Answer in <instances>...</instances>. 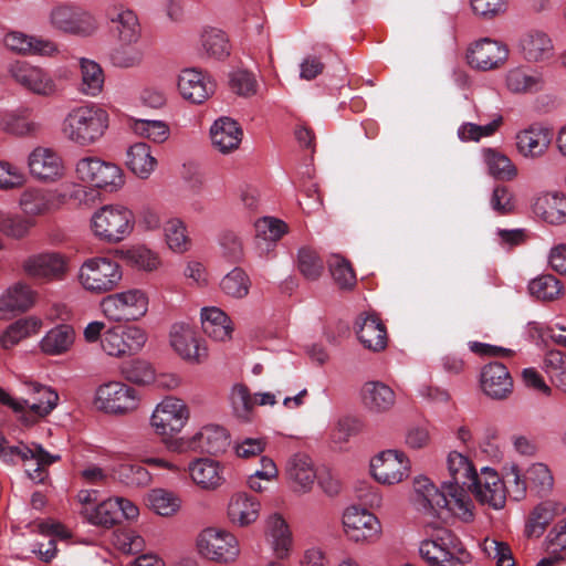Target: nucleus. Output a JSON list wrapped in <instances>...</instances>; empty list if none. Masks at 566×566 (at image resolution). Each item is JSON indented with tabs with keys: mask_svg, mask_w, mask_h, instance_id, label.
Here are the masks:
<instances>
[{
	"mask_svg": "<svg viewBox=\"0 0 566 566\" xmlns=\"http://www.w3.org/2000/svg\"><path fill=\"white\" fill-rule=\"evenodd\" d=\"M447 462L451 480L444 481L438 489L426 476L415 478L412 501L417 510L423 513L439 518L444 513H452L468 521L473 514L467 486L474 484L476 470L467 457L457 451L449 453Z\"/></svg>",
	"mask_w": 566,
	"mask_h": 566,
	"instance_id": "f257e3e1",
	"label": "nucleus"
},
{
	"mask_svg": "<svg viewBox=\"0 0 566 566\" xmlns=\"http://www.w3.org/2000/svg\"><path fill=\"white\" fill-rule=\"evenodd\" d=\"M111 116L99 104L83 103L67 111L61 123V134L80 147L99 142L109 128Z\"/></svg>",
	"mask_w": 566,
	"mask_h": 566,
	"instance_id": "f03ea898",
	"label": "nucleus"
},
{
	"mask_svg": "<svg viewBox=\"0 0 566 566\" xmlns=\"http://www.w3.org/2000/svg\"><path fill=\"white\" fill-rule=\"evenodd\" d=\"M427 515L437 518L428 522L427 527L437 531L432 538L424 539L420 545V555L430 566H464L469 558V553L464 549L461 542L449 530L440 526V518L429 513ZM444 515H447L444 513ZM443 514L441 520H443Z\"/></svg>",
	"mask_w": 566,
	"mask_h": 566,
	"instance_id": "7ed1b4c3",
	"label": "nucleus"
},
{
	"mask_svg": "<svg viewBox=\"0 0 566 566\" xmlns=\"http://www.w3.org/2000/svg\"><path fill=\"white\" fill-rule=\"evenodd\" d=\"M60 459V455L51 454L38 443L28 446L21 442L18 446H11L0 433V460L9 465L24 462L25 473L35 483H44L49 478L48 467Z\"/></svg>",
	"mask_w": 566,
	"mask_h": 566,
	"instance_id": "20e7f679",
	"label": "nucleus"
},
{
	"mask_svg": "<svg viewBox=\"0 0 566 566\" xmlns=\"http://www.w3.org/2000/svg\"><path fill=\"white\" fill-rule=\"evenodd\" d=\"M75 178L83 184H88L95 189L117 191L125 185L123 169L111 161L96 156H85L75 163Z\"/></svg>",
	"mask_w": 566,
	"mask_h": 566,
	"instance_id": "39448f33",
	"label": "nucleus"
},
{
	"mask_svg": "<svg viewBox=\"0 0 566 566\" xmlns=\"http://www.w3.org/2000/svg\"><path fill=\"white\" fill-rule=\"evenodd\" d=\"M50 27L59 32L88 38L97 33L99 23L94 13L76 6H54L48 15Z\"/></svg>",
	"mask_w": 566,
	"mask_h": 566,
	"instance_id": "423d86ee",
	"label": "nucleus"
},
{
	"mask_svg": "<svg viewBox=\"0 0 566 566\" xmlns=\"http://www.w3.org/2000/svg\"><path fill=\"white\" fill-rule=\"evenodd\" d=\"M510 49L501 40L483 36L471 41L465 49L464 60L469 67L479 72L502 69L509 61Z\"/></svg>",
	"mask_w": 566,
	"mask_h": 566,
	"instance_id": "0eeeda50",
	"label": "nucleus"
},
{
	"mask_svg": "<svg viewBox=\"0 0 566 566\" xmlns=\"http://www.w3.org/2000/svg\"><path fill=\"white\" fill-rule=\"evenodd\" d=\"M9 74L14 82L30 94L52 97L61 92L60 85L50 71L25 61H15L9 65Z\"/></svg>",
	"mask_w": 566,
	"mask_h": 566,
	"instance_id": "6e6552de",
	"label": "nucleus"
},
{
	"mask_svg": "<svg viewBox=\"0 0 566 566\" xmlns=\"http://www.w3.org/2000/svg\"><path fill=\"white\" fill-rule=\"evenodd\" d=\"M119 264L109 258H92L86 260L80 270V281L85 290L106 293L114 290L122 280Z\"/></svg>",
	"mask_w": 566,
	"mask_h": 566,
	"instance_id": "1a4fd4ad",
	"label": "nucleus"
},
{
	"mask_svg": "<svg viewBox=\"0 0 566 566\" xmlns=\"http://www.w3.org/2000/svg\"><path fill=\"white\" fill-rule=\"evenodd\" d=\"M199 553L217 563H230L240 554L238 538L230 532L217 527L203 530L198 537Z\"/></svg>",
	"mask_w": 566,
	"mask_h": 566,
	"instance_id": "9d476101",
	"label": "nucleus"
},
{
	"mask_svg": "<svg viewBox=\"0 0 566 566\" xmlns=\"http://www.w3.org/2000/svg\"><path fill=\"white\" fill-rule=\"evenodd\" d=\"M139 396L136 389L120 381L101 385L95 395L94 406L106 413L124 415L137 408Z\"/></svg>",
	"mask_w": 566,
	"mask_h": 566,
	"instance_id": "9b49d317",
	"label": "nucleus"
},
{
	"mask_svg": "<svg viewBox=\"0 0 566 566\" xmlns=\"http://www.w3.org/2000/svg\"><path fill=\"white\" fill-rule=\"evenodd\" d=\"M84 517L94 525L105 528L120 524L124 520H134L138 516V507L124 497H111L95 507H85L81 511Z\"/></svg>",
	"mask_w": 566,
	"mask_h": 566,
	"instance_id": "f8f14e48",
	"label": "nucleus"
},
{
	"mask_svg": "<svg viewBox=\"0 0 566 566\" xmlns=\"http://www.w3.org/2000/svg\"><path fill=\"white\" fill-rule=\"evenodd\" d=\"M553 136V130L548 126L541 123H532L516 130L514 134V148L524 159H541L548 153Z\"/></svg>",
	"mask_w": 566,
	"mask_h": 566,
	"instance_id": "ddd939ff",
	"label": "nucleus"
},
{
	"mask_svg": "<svg viewBox=\"0 0 566 566\" xmlns=\"http://www.w3.org/2000/svg\"><path fill=\"white\" fill-rule=\"evenodd\" d=\"M189 418V411L180 399L168 397L154 410L150 424L161 437H171L181 431Z\"/></svg>",
	"mask_w": 566,
	"mask_h": 566,
	"instance_id": "4468645a",
	"label": "nucleus"
},
{
	"mask_svg": "<svg viewBox=\"0 0 566 566\" xmlns=\"http://www.w3.org/2000/svg\"><path fill=\"white\" fill-rule=\"evenodd\" d=\"M103 350L114 357L139 352L146 343L145 332L137 326H114L102 336Z\"/></svg>",
	"mask_w": 566,
	"mask_h": 566,
	"instance_id": "2eb2a0df",
	"label": "nucleus"
},
{
	"mask_svg": "<svg viewBox=\"0 0 566 566\" xmlns=\"http://www.w3.org/2000/svg\"><path fill=\"white\" fill-rule=\"evenodd\" d=\"M177 90L185 101L199 105L214 94L216 83L206 72L188 67L178 74Z\"/></svg>",
	"mask_w": 566,
	"mask_h": 566,
	"instance_id": "dca6fc26",
	"label": "nucleus"
},
{
	"mask_svg": "<svg viewBox=\"0 0 566 566\" xmlns=\"http://www.w3.org/2000/svg\"><path fill=\"white\" fill-rule=\"evenodd\" d=\"M473 479L474 484H469L467 492L470 491L481 504H488L495 510L504 507L505 485L494 470L482 468Z\"/></svg>",
	"mask_w": 566,
	"mask_h": 566,
	"instance_id": "f3484780",
	"label": "nucleus"
},
{
	"mask_svg": "<svg viewBox=\"0 0 566 566\" xmlns=\"http://www.w3.org/2000/svg\"><path fill=\"white\" fill-rule=\"evenodd\" d=\"M343 525L348 539L356 543L374 541L380 534L378 518L358 506H352L345 511Z\"/></svg>",
	"mask_w": 566,
	"mask_h": 566,
	"instance_id": "a211bd4d",
	"label": "nucleus"
},
{
	"mask_svg": "<svg viewBox=\"0 0 566 566\" xmlns=\"http://www.w3.org/2000/svg\"><path fill=\"white\" fill-rule=\"evenodd\" d=\"M30 174L38 180L54 182L60 180L65 172V167L60 154L49 147H35L28 157Z\"/></svg>",
	"mask_w": 566,
	"mask_h": 566,
	"instance_id": "6ab92c4d",
	"label": "nucleus"
},
{
	"mask_svg": "<svg viewBox=\"0 0 566 566\" xmlns=\"http://www.w3.org/2000/svg\"><path fill=\"white\" fill-rule=\"evenodd\" d=\"M370 469L379 483L395 484L407 475L409 460L400 451L386 450L371 460Z\"/></svg>",
	"mask_w": 566,
	"mask_h": 566,
	"instance_id": "aec40b11",
	"label": "nucleus"
},
{
	"mask_svg": "<svg viewBox=\"0 0 566 566\" xmlns=\"http://www.w3.org/2000/svg\"><path fill=\"white\" fill-rule=\"evenodd\" d=\"M117 43H139L143 28L135 10L119 4L107 15Z\"/></svg>",
	"mask_w": 566,
	"mask_h": 566,
	"instance_id": "412c9836",
	"label": "nucleus"
},
{
	"mask_svg": "<svg viewBox=\"0 0 566 566\" xmlns=\"http://www.w3.org/2000/svg\"><path fill=\"white\" fill-rule=\"evenodd\" d=\"M2 44L18 55H52L57 49L54 42L27 34L22 31L10 30L4 33Z\"/></svg>",
	"mask_w": 566,
	"mask_h": 566,
	"instance_id": "4be33fe9",
	"label": "nucleus"
},
{
	"mask_svg": "<svg viewBox=\"0 0 566 566\" xmlns=\"http://www.w3.org/2000/svg\"><path fill=\"white\" fill-rule=\"evenodd\" d=\"M62 209L92 210L94 212H120L111 205L103 203L101 192L84 185H73L69 190L61 191Z\"/></svg>",
	"mask_w": 566,
	"mask_h": 566,
	"instance_id": "5701e85b",
	"label": "nucleus"
},
{
	"mask_svg": "<svg viewBox=\"0 0 566 566\" xmlns=\"http://www.w3.org/2000/svg\"><path fill=\"white\" fill-rule=\"evenodd\" d=\"M481 388L494 400L506 399L513 390V379L502 363H490L481 371Z\"/></svg>",
	"mask_w": 566,
	"mask_h": 566,
	"instance_id": "b1692460",
	"label": "nucleus"
},
{
	"mask_svg": "<svg viewBox=\"0 0 566 566\" xmlns=\"http://www.w3.org/2000/svg\"><path fill=\"white\" fill-rule=\"evenodd\" d=\"M523 59L530 63H543L555 55V46L552 38L544 31L531 30L518 42Z\"/></svg>",
	"mask_w": 566,
	"mask_h": 566,
	"instance_id": "393cba45",
	"label": "nucleus"
},
{
	"mask_svg": "<svg viewBox=\"0 0 566 566\" xmlns=\"http://www.w3.org/2000/svg\"><path fill=\"white\" fill-rule=\"evenodd\" d=\"M22 266L29 276L35 279H60L66 271L65 259L56 252L31 255Z\"/></svg>",
	"mask_w": 566,
	"mask_h": 566,
	"instance_id": "a878e982",
	"label": "nucleus"
},
{
	"mask_svg": "<svg viewBox=\"0 0 566 566\" xmlns=\"http://www.w3.org/2000/svg\"><path fill=\"white\" fill-rule=\"evenodd\" d=\"M242 137V128L230 117H220L210 127L211 144L217 151L223 155L237 150Z\"/></svg>",
	"mask_w": 566,
	"mask_h": 566,
	"instance_id": "bb28decb",
	"label": "nucleus"
},
{
	"mask_svg": "<svg viewBox=\"0 0 566 566\" xmlns=\"http://www.w3.org/2000/svg\"><path fill=\"white\" fill-rule=\"evenodd\" d=\"M356 334L360 343L373 352H379L387 346V331L375 314H360L356 319Z\"/></svg>",
	"mask_w": 566,
	"mask_h": 566,
	"instance_id": "cd10ccee",
	"label": "nucleus"
},
{
	"mask_svg": "<svg viewBox=\"0 0 566 566\" xmlns=\"http://www.w3.org/2000/svg\"><path fill=\"white\" fill-rule=\"evenodd\" d=\"M92 229L99 239L118 242L132 230L127 214H93Z\"/></svg>",
	"mask_w": 566,
	"mask_h": 566,
	"instance_id": "c85d7f7f",
	"label": "nucleus"
},
{
	"mask_svg": "<svg viewBox=\"0 0 566 566\" xmlns=\"http://www.w3.org/2000/svg\"><path fill=\"white\" fill-rule=\"evenodd\" d=\"M23 212H44L63 208V196L59 190L28 188L20 196Z\"/></svg>",
	"mask_w": 566,
	"mask_h": 566,
	"instance_id": "c756f323",
	"label": "nucleus"
},
{
	"mask_svg": "<svg viewBox=\"0 0 566 566\" xmlns=\"http://www.w3.org/2000/svg\"><path fill=\"white\" fill-rule=\"evenodd\" d=\"M77 91L87 97H97L104 91L105 73L99 63L87 57L78 60Z\"/></svg>",
	"mask_w": 566,
	"mask_h": 566,
	"instance_id": "7c9ffc66",
	"label": "nucleus"
},
{
	"mask_svg": "<svg viewBox=\"0 0 566 566\" xmlns=\"http://www.w3.org/2000/svg\"><path fill=\"white\" fill-rule=\"evenodd\" d=\"M566 507L563 503L547 500L536 505L530 513L525 525V534L527 537H539L551 522L558 515L563 514Z\"/></svg>",
	"mask_w": 566,
	"mask_h": 566,
	"instance_id": "2f4dec72",
	"label": "nucleus"
},
{
	"mask_svg": "<svg viewBox=\"0 0 566 566\" xmlns=\"http://www.w3.org/2000/svg\"><path fill=\"white\" fill-rule=\"evenodd\" d=\"M229 446L226 429L218 426L203 427L189 441L187 448L209 454L223 452Z\"/></svg>",
	"mask_w": 566,
	"mask_h": 566,
	"instance_id": "473e14b6",
	"label": "nucleus"
},
{
	"mask_svg": "<svg viewBox=\"0 0 566 566\" xmlns=\"http://www.w3.org/2000/svg\"><path fill=\"white\" fill-rule=\"evenodd\" d=\"M150 145L136 142L126 150V166L138 178L147 179L157 168Z\"/></svg>",
	"mask_w": 566,
	"mask_h": 566,
	"instance_id": "72a5a7b5",
	"label": "nucleus"
},
{
	"mask_svg": "<svg viewBox=\"0 0 566 566\" xmlns=\"http://www.w3.org/2000/svg\"><path fill=\"white\" fill-rule=\"evenodd\" d=\"M361 400L366 409L374 413H382L395 405L394 390L380 381H367L361 388Z\"/></svg>",
	"mask_w": 566,
	"mask_h": 566,
	"instance_id": "f704fd0d",
	"label": "nucleus"
},
{
	"mask_svg": "<svg viewBox=\"0 0 566 566\" xmlns=\"http://www.w3.org/2000/svg\"><path fill=\"white\" fill-rule=\"evenodd\" d=\"M170 344L185 359L200 361L205 355L201 353L196 332L189 325L175 324L170 331Z\"/></svg>",
	"mask_w": 566,
	"mask_h": 566,
	"instance_id": "c9c22d12",
	"label": "nucleus"
},
{
	"mask_svg": "<svg viewBox=\"0 0 566 566\" xmlns=\"http://www.w3.org/2000/svg\"><path fill=\"white\" fill-rule=\"evenodd\" d=\"M286 472L289 479L293 482L296 492L305 493L311 490L316 473L311 458L304 453H296L287 462Z\"/></svg>",
	"mask_w": 566,
	"mask_h": 566,
	"instance_id": "e433bc0d",
	"label": "nucleus"
},
{
	"mask_svg": "<svg viewBox=\"0 0 566 566\" xmlns=\"http://www.w3.org/2000/svg\"><path fill=\"white\" fill-rule=\"evenodd\" d=\"M188 471L192 481L206 490L217 489L224 480L219 463L207 458L191 461L188 465Z\"/></svg>",
	"mask_w": 566,
	"mask_h": 566,
	"instance_id": "4c0bfd02",
	"label": "nucleus"
},
{
	"mask_svg": "<svg viewBox=\"0 0 566 566\" xmlns=\"http://www.w3.org/2000/svg\"><path fill=\"white\" fill-rule=\"evenodd\" d=\"M34 303V292L23 283H17L0 297V318L29 310Z\"/></svg>",
	"mask_w": 566,
	"mask_h": 566,
	"instance_id": "58836bf2",
	"label": "nucleus"
},
{
	"mask_svg": "<svg viewBox=\"0 0 566 566\" xmlns=\"http://www.w3.org/2000/svg\"><path fill=\"white\" fill-rule=\"evenodd\" d=\"M260 503L245 493L234 494L228 505V517L233 525L247 526L259 517Z\"/></svg>",
	"mask_w": 566,
	"mask_h": 566,
	"instance_id": "ea45409f",
	"label": "nucleus"
},
{
	"mask_svg": "<svg viewBox=\"0 0 566 566\" xmlns=\"http://www.w3.org/2000/svg\"><path fill=\"white\" fill-rule=\"evenodd\" d=\"M544 83L542 73L521 66L509 70L505 75L507 90L515 94L537 92L543 88Z\"/></svg>",
	"mask_w": 566,
	"mask_h": 566,
	"instance_id": "a19ab883",
	"label": "nucleus"
},
{
	"mask_svg": "<svg viewBox=\"0 0 566 566\" xmlns=\"http://www.w3.org/2000/svg\"><path fill=\"white\" fill-rule=\"evenodd\" d=\"M127 127L134 135L155 144H164L170 137V127L161 119H144L129 116Z\"/></svg>",
	"mask_w": 566,
	"mask_h": 566,
	"instance_id": "79ce46f5",
	"label": "nucleus"
},
{
	"mask_svg": "<svg viewBox=\"0 0 566 566\" xmlns=\"http://www.w3.org/2000/svg\"><path fill=\"white\" fill-rule=\"evenodd\" d=\"M482 156L489 174L495 179L511 181L517 177V167L504 153L494 148H485Z\"/></svg>",
	"mask_w": 566,
	"mask_h": 566,
	"instance_id": "37998d69",
	"label": "nucleus"
},
{
	"mask_svg": "<svg viewBox=\"0 0 566 566\" xmlns=\"http://www.w3.org/2000/svg\"><path fill=\"white\" fill-rule=\"evenodd\" d=\"M201 325L206 335L214 340L223 342L230 338L232 327L224 312L218 307L201 310Z\"/></svg>",
	"mask_w": 566,
	"mask_h": 566,
	"instance_id": "c03bdc74",
	"label": "nucleus"
},
{
	"mask_svg": "<svg viewBox=\"0 0 566 566\" xmlns=\"http://www.w3.org/2000/svg\"><path fill=\"white\" fill-rule=\"evenodd\" d=\"M200 45L203 53L217 60L229 55L230 44L226 33L216 28H206L200 34Z\"/></svg>",
	"mask_w": 566,
	"mask_h": 566,
	"instance_id": "a18cd8bd",
	"label": "nucleus"
},
{
	"mask_svg": "<svg viewBox=\"0 0 566 566\" xmlns=\"http://www.w3.org/2000/svg\"><path fill=\"white\" fill-rule=\"evenodd\" d=\"M139 43H118L111 53V64L117 69H134L143 64L145 53Z\"/></svg>",
	"mask_w": 566,
	"mask_h": 566,
	"instance_id": "49530a36",
	"label": "nucleus"
},
{
	"mask_svg": "<svg viewBox=\"0 0 566 566\" xmlns=\"http://www.w3.org/2000/svg\"><path fill=\"white\" fill-rule=\"evenodd\" d=\"M74 342V331L70 325H60L44 336L41 348L45 354L60 355L69 350Z\"/></svg>",
	"mask_w": 566,
	"mask_h": 566,
	"instance_id": "de8ad7c7",
	"label": "nucleus"
},
{
	"mask_svg": "<svg viewBox=\"0 0 566 566\" xmlns=\"http://www.w3.org/2000/svg\"><path fill=\"white\" fill-rule=\"evenodd\" d=\"M273 549L279 558H284L291 547L292 537L286 522L280 515H273L268 522Z\"/></svg>",
	"mask_w": 566,
	"mask_h": 566,
	"instance_id": "09e8293b",
	"label": "nucleus"
},
{
	"mask_svg": "<svg viewBox=\"0 0 566 566\" xmlns=\"http://www.w3.org/2000/svg\"><path fill=\"white\" fill-rule=\"evenodd\" d=\"M41 323L33 318L27 317L21 318L12 323L1 336L2 347L8 349L17 345L22 338L36 333L40 328Z\"/></svg>",
	"mask_w": 566,
	"mask_h": 566,
	"instance_id": "8fccbe9b",
	"label": "nucleus"
},
{
	"mask_svg": "<svg viewBox=\"0 0 566 566\" xmlns=\"http://www.w3.org/2000/svg\"><path fill=\"white\" fill-rule=\"evenodd\" d=\"M503 116L496 114L493 119L485 125L473 123H463L458 128V137L464 142H479L481 138L493 136L502 126Z\"/></svg>",
	"mask_w": 566,
	"mask_h": 566,
	"instance_id": "3c124183",
	"label": "nucleus"
},
{
	"mask_svg": "<svg viewBox=\"0 0 566 566\" xmlns=\"http://www.w3.org/2000/svg\"><path fill=\"white\" fill-rule=\"evenodd\" d=\"M34 226L31 214H0V231L9 238L21 239Z\"/></svg>",
	"mask_w": 566,
	"mask_h": 566,
	"instance_id": "603ef678",
	"label": "nucleus"
},
{
	"mask_svg": "<svg viewBox=\"0 0 566 566\" xmlns=\"http://www.w3.org/2000/svg\"><path fill=\"white\" fill-rule=\"evenodd\" d=\"M534 212H566V193L562 190H546L536 193L531 203Z\"/></svg>",
	"mask_w": 566,
	"mask_h": 566,
	"instance_id": "864d4df0",
	"label": "nucleus"
},
{
	"mask_svg": "<svg viewBox=\"0 0 566 566\" xmlns=\"http://www.w3.org/2000/svg\"><path fill=\"white\" fill-rule=\"evenodd\" d=\"M544 368L551 381L566 392V354L556 349L547 352Z\"/></svg>",
	"mask_w": 566,
	"mask_h": 566,
	"instance_id": "5fc2aeb1",
	"label": "nucleus"
},
{
	"mask_svg": "<svg viewBox=\"0 0 566 566\" xmlns=\"http://www.w3.org/2000/svg\"><path fill=\"white\" fill-rule=\"evenodd\" d=\"M223 293L234 298H243L249 294L251 281L241 268H234L220 282Z\"/></svg>",
	"mask_w": 566,
	"mask_h": 566,
	"instance_id": "6e6d98bb",
	"label": "nucleus"
},
{
	"mask_svg": "<svg viewBox=\"0 0 566 566\" xmlns=\"http://www.w3.org/2000/svg\"><path fill=\"white\" fill-rule=\"evenodd\" d=\"M528 291L537 300L553 301L562 293V285L554 275L543 274L530 282Z\"/></svg>",
	"mask_w": 566,
	"mask_h": 566,
	"instance_id": "4d7b16f0",
	"label": "nucleus"
},
{
	"mask_svg": "<svg viewBox=\"0 0 566 566\" xmlns=\"http://www.w3.org/2000/svg\"><path fill=\"white\" fill-rule=\"evenodd\" d=\"M254 228L258 238L270 242L279 241L289 230L287 224L283 220L269 214L259 218L254 223Z\"/></svg>",
	"mask_w": 566,
	"mask_h": 566,
	"instance_id": "13d9d810",
	"label": "nucleus"
},
{
	"mask_svg": "<svg viewBox=\"0 0 566 566\" xmlns=\"http://www.w3.org/2000/svg\"><path fill=\"white\" fill-rule=\"evenodd\" d=\"M331 274L339 289L350 290L356 284V275L350 263L340 255H332L328 260Z\"/></svg>",
	"mask_w": 566,
	"mask_h": 566,
	"instance_id": "bf43d9fd",
	"label": "nucleus"
},
{
	"mask_svg": "<svg viewBox=\"0 0 566 566\" xmlns=\"http://www.w3.org/2000/svg\"><path fill=\"white\" fill-rule=\"evenodd\" d=\"M230 402L237 418L243 421H249L251 419L255 401L252 399L247 386L241 384L233 386L230 395Z\"/></svg>",
	"mask_w": 566,
	"mask_h": 566,
	"instance_id": "052dcab7",
	"label": "nucleus"
},
{
	"mask_svg": "<svg viewBox=\"0 0 566 566\" xmlns=\"http://www.w3.org/2000/svg\"><path fill=\"white\" fill-rule=\"evenodd\" d=\"M526 480L531 491L543 496L547 494L554 484L553 475L543 463H535L526 471Z\"/></svg>",
	"mask_w": 566,
	"mask_h": 566,
	"instance_id": "680f3d73",
	"label": "nucleus"
},
{
	"mask_svg": "<svg viewBox=\"0 0 566 566\" xmlns=\"http://www.w3.org/2000/svg\"><path fill=\"white\" fill-rule=\"evenodd\" d=\"M297 268L307 280L315 281L322 275L324 264L316 251L303 247L297 253Z\"/></svg>",
	"mask_w": 566,
	"mask_h": 566,
	"instance_id": "e2e57ef3",
	"label": "nucleus"
},
{
	"mask_svg": "<svg viewBox=\"0 0 566 566\" xmlns=\"http://www.w3.org/2000/svg\"><path fill=\"white\" fill-rule=\"evenodd\" d=\"M116 474L128 486H143L150 481L149 472L140 463L123 462L117 467Z\"/></svg>",
	"mask_w": 566,
	"mask_h": 566,
	"instance_id": "0e129e2a",
	"label": "nucleus"
},
{
	"mask_svg": "<svg viewBox=\"0 0 566 566\" xmlns=\"http://www.w3.org/2000/svg\"><path fill=\"white\" fill-rule=\"evenodd\" d=\"M0 129L14 136H27L38 130V125L25 116L7 113L0 117Z\"/></svg>",
	"mask_w": 566,
	"mask_h": 566,
	"instance_id": "69168bd1",
	"label": "nucleus"
},
{
	"mask_svg": "<svg viewBox=\"0 0 566 566\" xmlns=\"http://www.w3.org/2000/svg\"><path fill=\"white\" fill-rule=\"evenodd\" d=\"M122 373L127 381L143 386L151 384L156 377L153 366L139 359L128 363L123 367Z\"/></svg>",
	"mask_w": 566,
	"mask_h": 566,
	"instance_id": "338daca9",
	"label": "nucleus"
},
{
	"mask_svg": "<svg viewBox=\"0 0 566 566\" xmlns=\"http://www.w3.org/2000/svg\"><path fill=\"white\" fill-rule=\"evenodd\" d=\"M149 503L154 511L161 516L175 514L180 506V500L174 493L163 489L151 491Z\"/></svg>",
	"mask_w": 566,
	"mask_h": 566,
	"instance_id": "774afa93",
	"label": "nucleus"
}]
</instances>
